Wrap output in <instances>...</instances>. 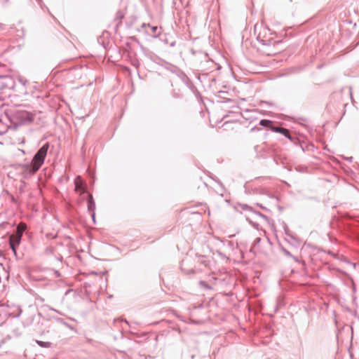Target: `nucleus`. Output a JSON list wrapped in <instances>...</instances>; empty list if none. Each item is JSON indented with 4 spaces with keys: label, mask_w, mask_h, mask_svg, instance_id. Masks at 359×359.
I'll list each match as a JSON object with an SVG mask.
<instances>
[{
    "label": "nucleus",
    "mask_w": 359,
    "mask_h": 359,
    "mask_svg": "<svg viewBox=\"0 0 359 359\" xmlns=\"http://www.w3.org/2000/svg\"><path fill=\"white\" fill-rule=\"evenodd\" d=\"M18 118L20 119L22 123L26 121L32 122L34 119L33 115L27 111L18 112Z\"/></svg>",
    "instance_id": "obj_5"
},
{
    "label": "nucleus",
    "mask_w": 359,
    "mask_h": 359,
    "mask_svg": "<svg viewBox=\"0 0 359 359\" xmlns=\"http://www.w3.org/2000/svg\"><path fill=\"white\" fill-rule=\"evenodd\" d=\"M254 31L257 41L262 45H270L272 43L274 39V34L271 32L270 29L265 25L262 23L255 25Z\"/></svg>",
    "instance_id": "obj_1"
},
{
    "label": "nucleus",
    "mask_w": 359,
    "mask_h": 359,
    "mask_svg": "<svg viewBox=\"0 0 359 359\" xmlns=\"http://www.w3.org/2000/svg\"><path fill=\"white\" fill-rule=\"evenodd\" d=\"M27 226L25 223H20L18 225L16 233H15L17 236H19L20 238H22V233L26 229Z\"/></svg>",
    "instance_id": "obj_6"
},
{
    "label": "nucleus",
    "mask_w": 359,
    "mask_h": 359,
    "mask_svg": "<svg viewBox=\"0 0 359 359\" xmlns=\"http://www.w3.org/2000/svg\"><path fill=\"white\" fill-rule=\"evenodd\" d=\"M156 30H157V27H152L153 32H156Z\"/></svg>",
    "instance_id": "obj_9"
},
{
    "label": "nucleus",
    "mask_w": 359,
    "mask_h": 359,
    "mask_svg": "<svg viewBox=\"0 0 359 359\" xmlns=\"http://www.w3.org/2000/svg\"><path fill=\"white\" fill-rule=\"evenodd\" d=\"M75 191L79 192L80 194L86 191V186L83 182L80 176H77L74 180Z\"/></svg>",
    "instance_id": "obj_3"
},
{
    "label": "nucleus",
    "mask_w": 359,
    "mask_h": 359,
    "mask_svg": "<svg viewBox=\"0 0 359 359\" xmlns=\"http://www.w3.org/2000/svg\"><path fill=\"white\" fill-rule=\"evenodd\" d=\"M48 147V144H46L39 149V150L34 156V158L32 162V169L30 171L32 174L35 173L43 163L45 157L47 154Z\"/></svg>",
    "instance_id": "obj_2"
},
{
    "label": "nucleus",
    "mask_w": 359,
    "mask_h": 359,
    "mask_svg": "<svg viewBox=\"0 0 359 359\" xmlns=\"http://www.w3.org/2000/svg\"><path fill=\"white\" fill-rule=\"evenodd\" d=\"M259 124L262 126L269 127L271 125V121L269 120L263 119L261 120Z\"/></svg>",
    "instance_id": "obj_8"
},
{
    "label": "nucleus",
    "mask_w": 359,
    "mask_h": 359,
    "mask_svg": "<svg viewBox=\"0 0 359 359\" xmlns=\"http://www.w3.org/2000/svg\"><path fill=\"white\" fill-rule=\"evenodd\" d=\"M273 130H274V131L280 133L285 137L290 138V133H289L288 130L283 128H275Z\"/></svg>",
    "instance_id": "obj_7"
},
{
    "label": "nucleus",
    "mask_w": 359,
    "mask_h": 359,
    "mask_svg": "<svg viewBox=\"0 0 359 359\" xmlns=\"http://www.w3.org/2000/svg\"><path fill=\"white\" fill-rule=\"evenodd\" d=\"M21 238L15 234H12L9 238V243L13 252L16 254V247L20 244Z\"/></svg>",
    "instance_id": "obj_4"
}]
</instances>
